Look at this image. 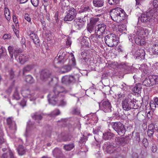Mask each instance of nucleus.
Here are the masks:
<instances>
[{
	"label": "nucleus",
	"mask_w": 158,
	"mask_h": 158,
	"mask_svg": "<svg viewBox=\"0 0 158 158\" xmlns=\"http://www.w3.org/2000/svg\"><path fill=\"white\" fill-rule=\"evenodd\" d=\"M66 92L63 87H56L48 95L49 103L53 105L58 104L62 106H65L66 102L64 99V96Z\"/></svg>",
	"instance_id": "f257e3e1"
},
{
	"label": "nucleus",
	"mask_w": 158,
	"mask_h": 158,
	"mask_svg": "<svg viewBox=\"0 0 158 158\" xmlns=\"http://www.w3.org/2000/svg\"><path fill=\"white\" fill-rule=\"evenodd\" d=\"M149 33L148 30L146 28L137 27L133 33L129 37V40L131 41L134 40L137 44L143 45L145 43V37Z\"/></svg>",
	"instance_id": "f03ea898"
},
{
	"label": "nucleus",
	"mask_w": 158,
	"mask_h": 158,
	"mask_svg": "<svg viewBox=\"0 0 158 158\" xmlns=\"http://www.w3.org/2000/svg\"><path fill=\"white\" fill-rule=\"evenodd\" d=\"M110 14L113 21L118 23H121L123 21L125 23H127L125 13L124 10L120 8L117 7L112 10Z\"/></svg>",
	"instance_id": "7ed1b4c3"
},
{
	"label": "nucleus",
	"mask_w": 158,
	"mask_h": 158,
	"mask_svg": "<svg viewBox=\"0 0 158 158\" xmlns=\"http://www.w3.org/2000/svg\"><path fill=\"white\" fill-rule=\"evenodd\" d=\"M158 15V12L155 11L152 9L148 10L146 13L143 14L139 18V21L145 23L148 22L149 24H154L156 17Z\"/></svg>",
	"instance_id": "20e7f679"
},
{
	"label": "nucleus",
	"mask_w": 158,
	"mask_h": 158,
	"mask_svg": "<svg viewBox=\"0 0 158 158\" xmlns=\"http://www.w3.org/2000/svg\"><path fill=\"white\" fill-rule=\"evenodd\" d=\"M105 41L108 46L112 47L116 46L118 45L119 38L115 34H110L105 36Z\"/></svg>",
	"instance_id": "39448f33"
},
{
	"label": "nucleus",
	"mask_w": 158,
	"mask_h": 158,
	"mask_svg": "<svg viewBox=\"0 0 158 158\" xmlns=\"http://www.w3.org/2000/svg\"><path fill=\"white\" fill-rule=\"evenodd\" d=\"M135 103L134 100L132 99L130 95H128L122 102V106L124 110L128 111L131 109L135 108Z\"/></svg>",
	"instance_id": "423d86ee"
},
{
	"label": "nucleus",
	"mask_w": 158,
	"mask_h": 158,
	"mask_svg": "<svg viewBox=\"0 0 158 158\" xmlns=\"http://www.w3.org/2000/svg\"><path fill=\"white\" fill-rule=\"evenodd\" d=\"M71 60L69 62V65L65 66L60 70V73H63L70 71L72 69L76 68V63L74 55L72 54L71 55Z\"/></svg>",
	"instance_id": "0eeeda50"
},
{
	"label": "nucleus",
	"mask_w": 158,
	"mask_h": 158,
	"mask_svg": "<svg viewBox=\"0 0 158 158\" xmlns=\"http://www.w3.org/2000/svg\"><path fill=\"white\" fill-rule=\"evenodd\" d=\"M22 51L20 49L15 50L14 56L17 61H18L21 64H23L27 61L29 57L22 54H19Z\"/></svg>",
	"instance_id": "6e6552de"
},
{
	"label": "nucleus",
	"mask_w": 158,
	"mask_h": 158,
	"mask_svg": "<svg viewBox=\"0 0 158 158\" xmlns=\"http://www.w3.org/2000/svg\"><path fill=\"white\" fill-rule=\"evenodd\" d=\"M113 128L121 136L124 135L126 129L124 125L120 122L114 123L112 125Z\"/></svg>",
	"instance_id": "1a4fd4ad"
},
{
	"label": "nucleus",
	"mask_w": 158,
	"mask_h": 158,
	"mask_svg": "<svg viewBox=\"0 0 158 158\" xmlns=\"http://www.w3.org/2000/svg\"><path fill=\"white\" fill-rule=\"evenodd\" d=\"M78 80L79 76L77 75L66 76L62 77V82L63 83L67 84L73 83Z\"/></svg>",
	"instance_id": "9d476101"
},
{
	"label": "nucleus",
	"mask_w": 158,
	"mask_h": 158,
	"mask_svg": "<svg viewBox=\"0 0 158 158\" xmlns=\"http://www.w3.org/2000/svg\"><path fill=\"white\" fill-rule=\"evenodd\" d=\"M99 105L100 108L105 112H109L111 111V104L107 100L102 101Z\"/></svg>",
	"instance_id": "9b49d317"
},
{
	"label": "nucleus",
	"mask_w": 158,
	"mask_h": 158,
	"mask_svg": "<svg viewBox=\"0 0 158 158\" xmlns=\"http://www.w3.org/2000/svg\"><path fill=\"white\" fill-rule=\"evenodd\" d=\"M22 142V140L21 139L16 138L15 140V142L14 143L16 147L18 145V147L17 148V151L19 155L21 156L24 155L26 152V149L22 145L19 144L21 143Z\"/></svg>",
	"instance_id": "f8f14e48"
},
{
	"label": "nucleus",
	"mask_w": 158,
	"mask_h": 158,
	"mask_svg": "<svg viewBox=\"0 0 158 158\" xmlns=\"http://www.w3.org/2000/svg\"><path fill=\"white\" fill-rule=\"evenodd\" d=\"M35 126L33 123L29 121L27 123L26 132L24 135L26 138L29 137L33 133L32 131L35 128Z\"/></svg>",
	"instance_id": "ddd939ff"
},
{
	"label": "nucleus",
	"mask_w": 158,
	"mask_h": 158,
	"mask_svg": "<svg viewBox=\"0 0 158 158\" xmlns=\"http://www.w3.org/2000/svg\"><path fill=\"white\" fill-rule=\"evenodd\" d=\"M76 15V13L75 9L73 8H71L64 17V20L66 21H72L75 18Z\"/></svg>",
	"instance_id": "4468645a"
},
{
	"label": "nucleus",
	"mask_w": 158,
	"mask_h": 158,
	"mask_svg": "<svg viewBox=\"0 0 158 158\" xmlns=\"http://www.w3.org/2000/svg\"><path fill=\"white\" fill-rule=\"evenodd\" d=\"M106 27V25L104 24H100L95 27V32L98 35H100L105 32L107 33V30Z\"/></svg>",
	"instance_id": "2eb2a0df"
},
{
	"label": "nucleus",
	"mask_w": 158,
	"mask_h": 158,
	"mask_svg": "<svg viewBox=\"0 0 158 158\" xmlns=\"http://www.w3.org/2000/svg\"><path fill=\"white\" fill-rule=\"evenodd\" d=\"M7 122L9 127V132L11 134L15 133L16 130V127L15 122L12 121L11 118H7Z\"/></svg>",
	"instance_id": "dca6fc26"
},
{
	"label": "nucleus",
	"mask_w": 158,
	"mask_h": 158,
	"mask_svg": "<svg viewBox=\"0 0 158 158\" xmlns=\"http://www.w3.org/2000/svg\"><path fill=\"white\" fill-rule=\"evenodd\" d=\"M21 93L24 97L29 98L31 101H33L36 98L34 96V94L33 91L31 92L28 89L25 90L22 89L21 91Z\"/></svg>",
	"instance_id": "f3484780"
},
{
	"label": "nucleus",
	"mask_w": 158,
	"mask_h": 158,
	"mask_svg": "<svg viewBox=\"0 0 158 158\" xmlns=\"http://www.w3.org/2000/svg\"><path fill=\"white\" fill-rule=\"evenodd\" d=\"M90 40L89 39L84 37L81 39V44L82 47L85 48H89L90 46Z\"/></svg>",
	"instance_id": "a211bd4d"
},
{
	"label": "nucleus",
	"mask_w": 158,
	"mask_h": 158,
	"mask_svg": "<svg viewBox=\"0 0 158 158\" xmlns=\"http://www.w3.org/2000/svg\"><path fill=\"white\" fill-rule=\"evenodd\" d=\"M152 75L149 77L148 79L146 78L143 81V85L147 86H151L153 85Z\"/></svg>",
	"instance_id": "6ab92c4d"
},
{
	"label": "nucleus",
	"mask_w": 158,
	"mask_h": 158,
	"mask_svg": "<svg viewBox=\"0 0 158 158\" xmlns=\"http://www.w3.org/2000/svg\"><path fill=\"white\" fill-rule=\"evenodd\" d=\"M122 22L124 23L120 24L119 25H115V28L116 30L118 29V31L120 33H125L126 31V26L125 24L127 23H125L123 21Z\"/></svg>",
	"instance_id": "aec40b11"
},
{
	"label": "nucleus",
	"mask_w": 158,
	"mask_h": 158,
	"mask_svg": "<svg viewBox=\"0 0 158 158\" xmlns=\"http://www.w3.org/2000/svg\"><path fill=\"white\" fill-rule=\"evenodd\" d=\"M66 55L67 53L65 52H63L62 53L61 52L58 53L57 57H58L57 59L58 60V62H63L64 61V60H66L67 59Z\"/></svg>",
	"instance_id": "412c9836"
},
{
	"label": "nucleus",
	"mask_w": 158,
	"mask_h": 158,
	"mask_svg": "<svg viewBox=\"0 0 158 158\" xmlns=\"http://www.w3.org/2000/svg\"><path fill=\"white\" fill-rule=\"evenodd\" d=\"M89 119H87V120L88 121L89 120V123L93 124V122H94V123H96L97 122L98 118L95 114L93 113L90 114L89 115Z\"/></svg>",
	"instance_id": "4be33fe9"
},
{
	"label": "nucleus",
	"mask_w": 158,
	"mask_h": 158,
	"mask_svg": "<svg viewBox=\"0 0 158 158\" xmlns=\"http://www.w3.org/2000/svg\"><path fill=\"white\" fill-rule=\"evenodd\" d=\"M76 24L75 26L77 29L81 28L84 26L85 23L81 19H77L76 20Z\"/></svg>",
	"instance_id": "5701e85b"
},
{
	"label": "nucleus",
	"mask_w": 158,
	"mask_h": 158,
	"mask_svg": "<svg viewBox=\"0 0 158 158\" xmlns=\"http://www.w3.org/2000/svg\"><path fill=\"white\" fill-rule=\"evenodd\" d=\"M156 105L158 106V98L155 97L153 100L150 102V106L153 109H154L156 107Z\"/></svg>",
	"instance_id": "b1692460"
},
{
	"label": "nucleus",
	"mask_w": 158,
	"mask_h": 158,
	"mask_svg": "<svg viewBox=\"0 0 158 158\" xmlns=\"http://www.w3.org/2000/svg\"><path fill=\"white\" fill-rule=\"evenodd\" d=\"M139 69L142 70V75L143 76H145L148 73V70L147 69V67L145 64H142L141 65H139Z\"/></svg>",
	"instance_id": "393cba45"
},
{
	"label": "nucleus",
	"mask_w": 158,
	"mask_h": 158,
	"mask_svg": "<svg viewBox=\"0 0 158 158\" xmlns=\"http://www.w3.org/2000/svg\"><path fill=\"white\" fill-rule=\"evenodd\" d=\"M154 124L151 123L148 126V134L149 136L151 137L154 132Z\"/></svg>",
	"instance_id": "a878e982"
},
{
	"label": "nucleus",
	"mask_w": 158,
	"mask_h": 158,
	"mask_svg": "<svg viewBox=\"0 0 158 158\" xmlns=\"http://www.w3.org/2000/svg\"><path fill=\"white\" fill-rule=\"evenodd\" d=\"M103 0H93V4L96 7H101L103 5Z\"/></svg>",
	"instance_id": "bb28decb"
},
{
	"label": "nucleus",
	"mask_w": 158,
	"mask_h": 158,
	"mask_svg": "<svg viewBox=\"0 0 158 158\" xmlns=\"http://www.w3.org/2000/svg\"><path fill=\"white\" fill-rule=\"evenodd\" d=\"M31 35L30 36L31 38L35 44L38 45L40 41L37 35L33 33H32Z\"/></svg>",
	"instance_id": "cd10ccee"
},
{
	"label": "nucleus",
	"mask_w": 158,
	"mask_h": 158,
	"mask_svg": "<svg viewBox=\"0 0 158 158\" xmlns=\"http://www.w3.org/2000/svg\"><path fill=\"white\" fill-rule=\"evenodd\" d=\"M143 52V55L142 56H144V52L143 50H138L137 51H136L135 52L134 50L132 51V54L134 55V56H135V57L137 58L138 57H139L141 56V53H142Z\"/></svg>",
	"instance_id": "c85d7f7f"
},
{
	"label": "nucleus",
	"mask_w": 158,
	"mask_h": 158,
	"mask_svg": "<svg viewBox=\"0 0 158 158\" xmlns=\"http://www.w3.org/2000/svg\"><path fill=\"white\" fill-rule=\"evenodd\" d=\"M141 85L140 84H138L132 89V91L135 93H139L141 89Z\"/></svg>",
	"instance_id": "c756f323"
},
{
	"label": "nucleus",
	"mask_w": 158,
	"mask_h": 158,
	"mask_svg": "<svg viewBox=\"0 0 158 158\" xmlns=\"http://www.w3.org/2000/svg\"><path fill=\"white\" fill-rule=\"evenodd\" d=\"M14 91L13 94V96L14 99L16 100H18L20 98L19 94L18 92L19 87H15L14 88Z\"/></svg>",
	"instance_id": "7c9ffc66"
},
{
	"label": "nucleus",
	"mask_w": 158,
	"mask_h": 158,
	"mask_svg": "<svg viewBox=\"0 0 158 158\" xmlns=\"http://www.w3.org/2000/svg\"><path fill=\"white\" fill-rule=\"evenodd\" d=\"M61 153V150L57 148H55L52 151L53 155L56 158H57L60 155Z\"/></svg>",
	"instance_id": "2f4dec72"
},
{
	"label": "nucleus",
	"mask_w": 158,
	"mask_h": 158,
	"mask_svg": "<svg viewBox=\"0 0 158 158\" xmlns=\"http://www.w3.org/2000/svg\"><path fill=\"white\" fill-rule=\"evenodd\" d=\"M150 5L151 6H152L154 8L152 10L155 11H158L157 10L155 11V10L157 9L158 10V0H153V1L150 3Z\"/></svg>",
	"instance_id": "473e14b6"
},
{
	"label": "nucleus",
	"mask_w": 158,
	"mask_h": 158,
	"mask_svg": "<svg viewBox=\"0 0 158 158\" xmlns=\"http://www.w3.org/2000/svg\"><path fill=\"white\" fill-rule=\"evenodd\" d=\"M151 51L153 54L158 55V44H153L152 47Z\"/></svg>",
	"instance_id": "72a5a7b5"
},
{
	"label": "nucleus",
	"mask_w": 158,
	"mask_h": 158,
	"mask_svg": "<svg viewBox=\"0 0 158 158\" xmlns=\"http://www.w3.org/2000/svg\"><path fill=\"white\" fill-rule=\"evenodd\" d=\"M114 134L108 131L103 134V138L105 139H110L114 136Z\"/></svg>",
	"instance_id": "f704fd0d"
},
{
	"label": "nucleus",
	"mask_w": 158,
	"mask_h": 158,
	"mask_svg": "<svg viewBox=\"0 0 158 158\" xmlns=\"http://www.w3.org/2000/svg\"><path fill=\"white\" fill-rule=\"evenodd\" d=\"M4 15L6 19L9 21L10 19V11L7 8L4 9Z\"/></svg>",
	"instance_id": "c9c22d12"
},
{
	"label": "nucleus",
	"mask_w": 158,
	"mask_h": 158,
	"mask_svg": "<svg viewBox=\"0 0 158 158\" xmlns=\"http://www.w3.org/2000/svg\"><path fill=\"white\" fill-rule=\"evenodd\" d=\"M116 148L112 145H109L106 148V151L109 153H112L115 150Z\"/></svg>",
	"instance_id": "e433bc0d"
},
{
	"label": "nucleus",
	"mask_w": 158,
	"mask_h": 158,
	"mask_svg": "<svg viewBox=\"0 0 158 158\" xmlns=\"http://www.w3.org/2000/svg\"><path fill=\"white\" fill-rule=\"evenodd\" d=\"M74 147L73 144H69L65 145L64 146V148L66 151H70L73 149Z\"/></svg>",
	"instance_id": "4c0bfd02"
},
{
	"label": "nucleus",
	"mask_w": 158,
	"mask_h": 158,
	"mask_svg": "<svg viewBox=\"0 0 158 158\" xmlns=\"http://www.w3.org/2000/svg\"><path fill=\"white\" fill-rule=\"evenodd\" d=\"M23 18L24 19L28 22H29L31 23H32L31 18L30 15L29 14L27 13H25L23 15Z\"/></svg>",
	"instance_id": "58836bf2"
},
{
	"label": "nucleus",
	"mask_w": 158,
	"mask_h": 158,
	"mask_svg": "<svg viewBox=\"0 0 158 158\" xmlns=\"http://www.w3.org/2000/svg\"><path fill=\"white\" fill-rule=\"evenodd\" d=\"M43 114H35L32 116V118L35 120H40L42 118Z\"/></svg>",
	"instance_id": "ea45409f"
},
{
	"label": "nucleus",
	"mask_w": 158,
	"mask_h": 158,
	"mask_svg": "<svg viewBox=\"0 0 158 158\" xmlns=\"http://www.w3.org/2000/svg\"><path fill=\"white\" fill-rule=\"evenodd\" d=\"M26 81L28 83H31L33 82V80L31 76L28 75L26 77Z\"/></svg>",
	"instance_id": "a19ab883"
},
{
	"label": "nucleus",
	"mask_w": 158,
	"mask_h": 158,
	"mask_svg": "<svg viewBox=\"0 0 158 158\" xmlns=\"http://www.w3.org/2000/svg\"><path fill=\"white\" fill-rule=\"evenodd\" d=\"M153 85L158 84V76L152 75Z\"/></svg>",
	"instance_id": "79ce46f5"
},
{
	"label": "nucleus",
	"mask_w": 158,
	"mask_h": 158,
	"mask_svg": "<svg viewBox=\"0 0 158 158\" xmlns=\"http://www.w3.org/2000/svg\"><path fill=\"white\" fill-rule=\"evenodd\" d=\"M8 50L10 55V57L12 58L13 57V54H14V52H13V48L11 46H9L8 47Z\"/></svg>",
	"instance_id": "37998d69"
},
{
	"label": "nucleus",
	"mask_w": 158,
	"mask_h": 158,
	"mask_svg": "<svg viewBox=\"0 0 158 158\" xmlns=\"http://www.w3.org/2000/svg\"><path fill=\"white\" fill-rule=\"evenodd\" d=\"M60 114V112L58 110H55L52 112L51 114V117H54L59 115Z\"/></svg>",
	"instance_id": "c03bdc74"
},
{
	"label": "nucleus",
	"mask_w": 158,
	"mask_h": 158,
	"mask_svg": "<svg viewBox=\"0 0 158 158\" xmlns=\"http://www.w3.org/2000/svg\"><path fill=\"white\" fill-rule=\"evenodd\" d=\"M94 26L93 25L88 24L87 30L90 33L94 31Z\"/></svg>",
	"instance_id": "a18cd8bd"
},
{
	"label": "nucleus",
	"mask_w": 158,
	"mask_h": 158,
	"mask_svg": "<svg viewBox=\"0 0 158 158\" xmlns=\"http://www.w3.org/2000/svg\"><path fill=\"white\" fill-rule=\"evenodd\" d=\"M5 54V48L2 47H1L0 48V58H2Z\"/></svg>",
	"instance_id": "49530a36"
},
{
	"label": "nucleus",
	"mask_w": 158,
	"mask_h": 158,
	"mask_svg": "<svg viewBox=\"0 0 158 158\" xmlns=\"http://www.w3.org/2000/svg\"><path fill=\"white\" fill-rule=\"evenodd\" d=\"M91 41L94 43H97L98 42V39L97 36L95 35H93L91 36Z\"/></svg>",
	"instance_id": "de8ad7c7"
},
{
	"label": "nucleus",
	"mask_w": 158,
	"mask_h": 158,
	"mask_svg": "<svg viewBox=\"0 0 158 158\" xmlns=\"http://www.w3.org/2000/svg\"><path fill=\"white\" fill-rule=\"evenodd\" d=\"M31 2L34 7H36L38 6L39 4V0H31Z\"/></svg>",
	"instance_id": "09e8293b"
},
{
	"label": "nucleus",
	"mask_w": 158,
	"mask_h": 158,
	"mask_svg": "<svg viewBox=\"0 0 158 158\" xmlns=\"http://www.w3.org/2000/svg\"><path fill=\"white\" fill-rule=\"evenodd\" d=\"M97 21L96 19L94 18H91L90 19V22L88 23V24H90L91 25H93L94 26Z\"/></svg>",
	"instance_id": "8fccbe9b"
},
{
	"label": "nucleus",
	"mask_w": 158,
	"mask_h": 158,
	"mask_svg": "<svg viewBox=\"0 0 158 158\" xmlns=\"http://www.w3.org/2000/svg\"><path fill=\"white\" fill-rule=\"evenodd\" d=\"M100 127H98L95 129L93 130V133L95 134H98L99 133H101V132L100 131Z\"/></svg>",
	"instance_id": "3c124183"
},
{
	"label": "nucleus",
	"mask_w": 158,
	"mask_h": 158,
	"mask_svg": "<svg viewBox=\"0 0 158 158\" xmlns=\"http://www.w3.org/2000/svg\"><path fill=\"white\" fill-rule=\"evenodd\" d=\"M71 44V41L70 38H68L66 41V46L69 47H70Z\"/></svg>",
	"instance_id": "603ef678"
},
{
	"label": "nucleus",
	"mask_w": 158,
	"mask_h": 158,
	"mask_svg": "<svg viewBox=\"0 0 158 158\" xmlns=\"http://www.w3.org/2000/svg\"><path fill=\"white\" fill-rule=\"evenodd\" d=\"M119 0H109V3L110 5H114L118 2Z\"/></svg>",
	"instance_id": "864d4df0"
},
{
	"label": "nucleus",
	"mask_w": 158,
	"mask_h": 158,
	"mask_svg": "<svg viewBox=\"0 0 158 158\" xmlns=\"http://www.w3.org/2000/svg\"><path fill=\"white\" fill-rule=\"evenodd\" d=\"M32 69V67L31 65H28L25 67L24 69V72L25 71H27L30 70Z\"/></svg>",
	"instance_id": "5fc2aeb1"
},
{
	"label": "nucleus",
	"mask_w": 158,
	"mask_h": 158,
	"mask_svg": "<svg viewBox=\"0 0 158 158\" xmlns=\"http://www.w3.org/2000/svg\"><path fill=\"white\" fill-rule=\"evenodd\" d=\"M73 112L74 113L76 114H79L80 113V110L78 108L74 109L73 110Z\"/></svg>",
	"instance_id": "6e6d98bb"
},
{
	"label": "nucleus",
	"mask_w": 158,
	"mask_h": 158,
	"mask_svg": "<svg viewBox=\"0 0 158 158\" xmlns=\"http://www.w3.org/2000/svg\"><path fill=\"white\" fill-rule=\"evenodd\" d=\"M82 9L83 10V12L86 11H89L90 10V9L89 8V7L88 6L83 7H82Z\"/></svg>",
	"instance_id": "4d7b16f0"
},
{
	"label": "nucleus",
	"mask_w": 158,
	"mask_h": 158,
	"mask_svg": "<svg viewBox=\"0 0 158 158\" xmlns=\"http://www.w3.org/2000/svg\"><path fill=\"white\" fill-rule=\"evenodd\" d=\"M26 101L25 99L23 100L20 102V105L22 106L23 107L26 106Z\"/></svg>",
	"instance_id": "13d9d810"
},
{
	"label": "nucleus",
	"mask_w": 158,
	"mask_h": 158,
	"mask_svg": "<svg viewBox=\"0 0 158 158\" xmlns=\"http://www.w3.org/2000/svg\"><path fill=\"white\" fill-rule=\"evenodd\" d=\"M136 140L138 142H139L140 140V135L139 133H136L135 134Z\"/></svg>",
	"instance_id": "bf43d9fd"
},
{
	"label": "nucleus",
	"mask_w": 158,
	"mask_h": 158,
	"mask_svg": "<svg viewBox=\"0 0 158 158\" xmlns=\"http://www.w3.org/2000/svg\"><path fill=\"white\" fill-rule=\"evenodd\" d=\"M13 21L15 23V24H18V21L15 15H13Z\"/></svg>",
	"instance_id": "052dcab7"
},
{
	"label": "nucleus",
	"mask_w": 158,
	"mask_h": 158,
	"mask_svg": "<svg viewBox=\"0 0 158 158\" xmlns=\"http://www.w3.org/2000/svg\"><path fill=\"white\" fill-rule=\"evenodd\" d=\"M81 55L82 56V58L84 59L85 58L86 56V53L85 52V51H83L81 53Z\"/></svg>",
	"instance_id": "680f3d73"
},
{
	"label": "nucleus",
	"mask_w": 158,
	"mask_h": 158,
	"mask_svg": "<svg viewBox=\"0 0 158 158\" xmlns=\"http://www.w3.org/2000/svg\"><path fill=\"white\" fill-rule=\"evenodd\" d=\"M11 38V36L8 34H5L3 37V38L4 39H10Z\"/></svg>",
	"instance_id": "e2e57ef3"
},
{
	"label": "nucleus",
	"mask_w": 158,
	"mask_h": 158,
	"mask_svg": "<svg viewBox=\"0 0 158 158\" xmlns=\"http://www.w3.org/2000/svg\"><path fill=\"white\" fill-rule=\"evenodd\" d=\"M154 129L157 131L158 132V122H156L155 124H154Z\"/></svg>",
	"instance_id": "0e129e2a"
},
{
	"label": "nucleus",
	"mask_w": 158,
	"mask_h": 158,
	"mask_svg": "<svg viewBox=\"0 0 158 158\" xmlns=\"http://www.w3.org/2000/svg\"><path fill=\"white\" fill-rule=\"evenodd\" d=\"M8 153L9 154L10 158H14L13 153L11 150H9Z\"/></svg>",
	"instance_id": "69168bd1"
},
{
	"label": "nucleus",
	"mask_w": 158,
	"mask_h": 158,
	"mask_svg": "<svg viewBox=\"0 0 158 158\" xmlns=\"http://www.w3.org/2000/svg\"><path fill=\"white\" fill-rule=\"evenodd\" d=\"M118 98L120 99L124 96V95L122 93H120L117 94Z\"/></svg>",
	"instance_id": "338daca9"
},
{
	"label": "nucleus",
	"mask_w": 158,
	"mask_h": 158,
	"mask_svg": "<svg viewBox=\"0 0 158 158\" xmlns=\"http://www.w3.org/2000/svg\"><path fill=\"white\" fill-rule=\"evenodd\" d=\"M14 87V85H12L8 89L7 92L9 93H10L12 91V89Z\"/></svg>",
	"instance_id": "774afa93"
}]
</instances>
